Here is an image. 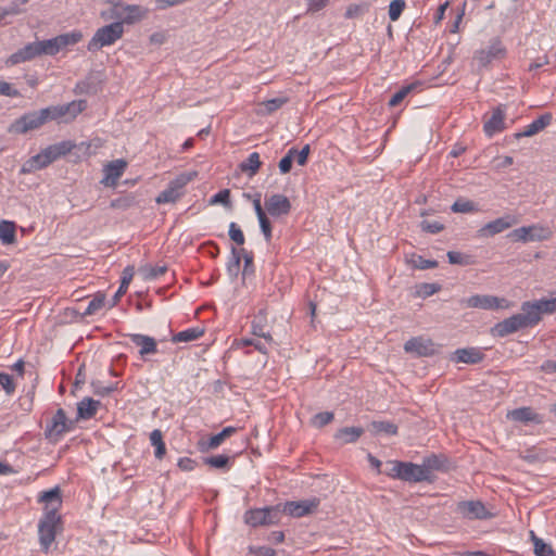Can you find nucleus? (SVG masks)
Returning <instances> with one entry per match:
<instances>
[{"instance_id": "obj_1", "label": "nucleus", "mask_w": 556, "mask_h": 556, "mask_svg": "<svg viewBox=\"0 0 556 556\" xmlns=\"http://www.w3.org/2000/svg\"><path fill=\"white\" fill-rule=\"evenodd\" d=\"M87 106L85 100H74L70 103L50 105L38 111H29L14 119L8 131L15 135H25L33 130L40 129L51 121L70 122L81 113Z\"/></svg>"}, {"instance_id": "obj_2", "label": "nucleus", "mask_w": 556, "mask_h": 556, "mask_svg": "<svg viewBox=\"0 0 556 556\" xmlns=\"http://www.w3.org/2000/svg\"><path fill=\"white\" fill-rule=\"evenodd\" d=\"M75 147V143L71 140H63L54 144H50L36 155L29 157L22 165L20 174L26 175L43 169L60 157L68 154Z\"/></svg>"}, {"instance_id": "obj_3", "label": "nucleus", "mask_w": 556, "mask_h": 556, "mask_svg": "<svg viewBox=\"0 0 556 556\" xmlns=\"http://www.w3.org/2000/svg\"><path fill=\"white\" fill-rule=\"evenodd\" d=\"M536 324H538L536 315H533L528 312H522L519 314H515V315L495 324L491 328V334L495 338H504V337L511 334L520 329L533 327Z\"/></svg>"}, {"instance_id": "obj_4", "label": "nucleus", "mask_w": 556, "mask_h": 556, "mask_svg": "<svg viewBox=\"0 0 556 556\" xmlns=\"http://www.w3.org/2000/svg\"><path fill=\"white\" fill-rule=\"evenodd\" d=\"M124 35V26L121 22H112L97 29L87 45L90 52L101 50L103 47L112 46Z\"/></svg>"}, {"instance_id": "obj_5", "label": "nucleus", "mask_w": 556, "mask_h": 556, "mask_svg": "<svg viewBox=\"0 0 556 556\" xmlns=\"http://www.w3.org/2000/svg\"><path fill=\"white\" fill-rule=\"evenodd\" d=\"M197 172H187L170 180L155 199L157 204L175 203L184 195L185 187L197 177Z\"/></svg>"}, {"instance_id": "obj_6", "label": "nucleus", "mask_w": 556, "mask_h": 556, "mask_svg": "<svg viewBox=\"0 0 556 556\" xmlns=\"http://www.w3.org/2000/svg\"><path fill=\"white\" fill-rule=\"evenodd\" d=\"M281 505L251 508L244 513V522L252 528L273 526L280 521Z\"/></svg>"}, {"instance_id": "obj_7", "label": "nucleus", "mask_w": 556, "mask_h": 556, "mask_svg": "<svg viewBox=\"0 0 556 556\" xmlns=\"http://www.w3.org/2000/svg\"><path fill=\"white\" fill-rule=\"evenodd\" d=\"M62 529L61 516H43L38 522V538L41 551L48 553L55 540L56 533Z\"/></svg>"}, {"instance_id": "obj_8", "label": "nucleus", "mask_w": 556, "mask_h": 556, "mask_svg": "<svg viewBox=\"0 0 556 556\" xmlns=\"http://www.w3.org/2000/svg\"><path fill=\"white\" fill-rule=\"evenodd\" d=\"M552 230L540 224L522 226L508 233V238L515 242H534L548 240L552 237Z\"/></svg>"}, {"instance_id": "obj_9", "label": "nucleus", "mask_w": 556, "mask_h": 556, "mask_svg": "<svg viewBox=\"0 0 556 556\" xmlns=\"http://www.w3.org/2000/svg\"><path fill=\"white\" fill-rule=\"evenodd\" d=\"M75 427V421L66 417L65 410L59 408L45 429V437L51 442H58L60 438Z\"/></svg>"}, {"instance_id": "obj_10", "label": "nucleus", "mask_w": 556, "mask_h": 556, "mask_svg": "<svg viewBox=\"0 0 556 556\" xmlns=\"http://www.w3.org/2000/svg\"><path fill=\"white\" fill-rule=\"evenodd\" d=\"M507 49L500 37H494L489 41L488 47L479 49L475 52L473 59L480 67H486L495 60L506 58Z\"/></svg>"}, {"instance_id": "obj_11", "label": "nucleus", "mask_w": 556, "mask_h": 556, "mask_svg": "<svg viewBox=\"0 0 556 556\" xmlns=\"http://www.w3.org/2000/svg\"><path fill=\"white\" fill-rule=\"evenodd\" d=\"M319 504L320 501L317 497L303 501H289L283 504L281 511L293 518H301L314 513Z\"/></svg>"}, {"instance_id": "obj_12", "label": "nucleus", "mask_w": 556, "mask_h": 556, "mask_svg": "<svg viewBox=\"0 0 556 556\" xmlns=\"http://www.w3.org/2000/svg\"><path fill=\"white\" fill-rule=\"evenodd\" d=\"M462 305L470 308L481 309H498L505 307V299H500L495 295L490 294H475L460 301Z\"/></svg>"}, {"instance_id": "obj_13", "label": "nucleus", "mask_w": 556, "mask_h": 556, "mask_svg": "<svg viewBox=\"0 0 556 556\" xmlns=\"http://www.w3.org/2000/svg\"><path fill=\"white\" fill-rule=\"evenodd\" d=\"M265 208L271 217L277 218L289 215L292 210V204L287 195L274 193L266 197Z\"/></svg>"}, {"instance_id": "obj_14", "label": "nucleus", "mask_w": 556, "mask_h": 556, "mask_svg": "<svg viewBox=\"0 0 556 556\" xmlns=\"http://www.w3.org/2000/svg\"><path fill=\"white\" fill-rule=\"evenodd\" d=\"M404 351L416 356L429 357L437 354L438 349L431 339L413 337L404 343Z\"/></svg>"}, {"instance_id": "obj_15", "label": "nucleus", "mask_w": 556, "mask_h": 556, "mask_svg": "<svg viewBox=\"0 0 556 556\" xmlns=\"http://www.w3.org/2000/svg\"><path fill=\"white\" fill-rule=\"evenodd\" d=\"M39 503H43V516H61L59 510L62 507V494L59 486H54L48 491H43L39 494Z\"/></svg>"}, {"instance_id": "obj_16", "label": "nucleus", "mask_w": 556, "mask_h": 556, "mask_svg": "<svg viewBox=\"0 0 556 556\" xmlns=\"http://www.w3.org/2000/svg\"><path fill=\"white\" fill-rule=\"evenodd\" d=\"M127 162L124 159H118L109 162L103 167L104 177L101 180L106 187H116L118 179L123 176L125 169L127 168Z\"/></svg>"}, {"instance_id": "obj_17", "label": "nucleus", "mask_w": 556, "mask_h": 556, "mask_svg": "<svg viewBox=\"0 0 556 556\" xmlns=\"http://www.w3.org/2000/svg\"><path fill=\"white\" fill-rule=\"evenodd\" d=\"M401 475V480L406 482H431V477L428 476V471L422 465H417L410 462L402 463V471H397Z\"/></svg>"}, {"instance_id": "obj_18", "label": "nucleus", "mask_w": 556, "mask_h": 556, "mask_svg": "<svg viewBox=\"0 0 556 556\" xmlns=\"http://www.w3.org/2000/svg\"><path fill=\"white\" fill-rule=\"evenodd\" d=\"M460 514L468 519H489L491 513L486 509L485 505L480 501H465L458 504Z\"/></svg>"}, {"instance_id": "obj_19", "label": "nucleus", "mask_w": 556, "mask_h": 556, "mask_svg": "<svg viewBox=\"0 0 556 556\" xmlns=\"http://www.w3.org/2000/svg\"><path fill=\"white\" fill-rule=\"evenodd\" d=\"M521 311L536 315L539 323L542 314H553L556 312V296L551 299H541L535 302H523Z\"/></svg>"}, {"instance_id": "obj_20", "label": "nucleus", "mask_w": 556, "mask_h": 556, "mask_svg": "<svg viewBox=\"0 0 556 556\" xmlns=\"http://www.w3.org/2000/svg\"><path fill=\"white\" fill-rule=\"evenodd\" d=\"M516 223H517L516 217H514L513 215H505V216L498 217L494 220L486 223L479 230V235L481 237H492V236L501 233L504 230L510 228Z\"/></svg>"}, {"instance_id": "obj_21", "label": "nucleus", "mask_w": 556, "mask_h": 556, "mask_svg": "<svg viewBox=\"0 0 556 556\" xmlns=\"http://www.w3.org/2000/svg\"><path fill=\"white\" fill-rule=\"evenodd\" d=\"M507 417L513 421L522 422L526 425H541L544 421V418L541 414L536 413L533 408L528 406L513 409L507 414Z\"/></svg>"}, {"instance_id": "obj_22", "label": "nucleus", "mask_w": 556, "mask_h": 556, "mask_svg": "<svg viewBox=\"0 0 556 556\" xmlns=\"http://www.w3.org/2000/svg\"><path fill=\"white\" fill-rule=\"evenodd\" d=\"M505 129V111L502 106L493 110L492 115L484 122L483 130L488 137H493Z\"/></svg>"}, {"instance_id": "obj_23", "label": "nucleus", "mask_w": 556, "mask_h": 556, "mask_svg": "<svg viewBox=\"0 0 556 556\" xmlns=\"http://www.w3.org/2000/svg\"><path fill=\"white\" fill-rule=\"evenodd\" d=\"M37 56H40L39 49H38V42L34 41V42H29V43L25 45L24 47L18 49L16 52L12 53L7 61V64L16 65L20 63L31 61Z\"/></svg>"}, {"instance_id": "obj_24", "label": "nucleus", "mask_w": 556, "mask_h": 556, "mask_svg": "<svg viewBox=\"0 0 556 556\" xmlns=\"http://www.w3.org/2000/svg\"><path fill=\"white\" fill-rule=\"evenodd\" d=\"M451 359L456 363L476 365L484 359V353L479 348L457 349Z\"/></svg>"}, {"instance_id": "obj_25", "label": "nucleus", "mask_w": 556, "mask_h": 556, "mask_svg": "<svg viewBox=\"0 0 556 556\" xmlns=\"http://www.w3.org/2000/svg\"><path fill=\"white\" fill-rule=\"evenodd\" d=\"M130 341L138 348L141 356L157 353V344L154 338L141 333L129 334Z\"/></svg>"}, {"instance_id": "obj_26", "label": "nucleus", "mask_w": 556, "mask_h": 556, "mask_svg": "<svg viewBox=\"0 0 556 556\" xmlns=\"http://www.w3.org/2000/svg\"><path fill=\"white\" fill-rule=\"evenodd\" d=\"M100 401L91 397H84L77 404V417L76 420H88L96 416L98 408L100 407Z\"/></svg>"}, {"instance_id": "obj_27", "label": "nucleus", "mask_w": 556, "mask_h": 556, "mask_svg": "<svg viewBox=\"0 0 556 556\" xmlns=\"http://www.w3.org/2000/svg\"><path fill=\"white\" fill-rule=\"evenodd\" d=\"M551 122L552 115L549 113L543 114L538 118L533 119L529 125H527L521 132H517L515 137H531L541 131L542 129H544L546 126H548Z\"/></svg>"}, {"instance_id": "obj_28", "label": "nucleus", "mask_w": 556, "mask_h": 556, "mask_svg": "<svg viewBox=\"0 0 556 556\" xmlns=\"http://www.w3.org/2000/svg\"><path fill=\"white\" fill-rule=\"evenodd\" d=\"M364 429L362 427H343L337 430L333 438L341 444L355 443L363 435Z\"/></svg>"}, {"instance_id": "obj_29", "label": "nucleus", "mask_w": 556, "mask_h": 556, "mask_svg": "<svg viewBox=\"0 0 556 556\" xmlns=\"http://www.w3.org/2000/svg\"><path fill=\"white\" fill-rule=\"evenodd\" d=\"M124 24L132 25L147 16L149 10L138 4H125Z\"/></svg>"}, {"instance_id": "obj_30", "label": "nucleus", "mask_w": 556, "mask_h": 556, "mask_svg": "<svg viewBox=\"0 0 556 556\" xmlns=\"http://www.w3.org/2000/svg\"><path fill=\"white\" fill-rule=\"evenodd\" d=\"M108 3L110 4V8L108 11H104L101 13V16L104 20H114V22H121L124 26V8L125 4L122 0H108Z\"/></svg>"}, {"instance_id": "obj_31", "label": "nucleus", "mask_w": 556, "mask_h": 556, "mask_svg": "<svg viewBox=\"0 0 556 556\" xmlns=\"http://www.w3.org/2000/svg\"><path fill=\"white\" fill-rule=\"evenodd\" d=\"M134 274H135V270H134L132 266H127L124 268L122 279H121V285L112 299V303H111L110 307L115 306L118 303L119 299L127 292L129 283L134 277Z\"/></svg>"}, {"instance_id": "obj_32", "label": "nucleus", "mask_w": 556, "mask_h": 556, "mask_svg": "<svg viewBox=\"0 0 556 556\" xmlns=\"http://www.w3.org/2000/svg\"><path fill=\"white\" fill-rule=\"evenodd\" d=\"M16 225L14 222L0 220V240L3 244H13L16 241Z\"/></svg>"}, {"instance_id": "obj_33", "label": "nucleus", "mask_w": 556, "mask_h": 556, "mask_svg": "<svg viewBox=\"0 0 556 556\" xmlns=\"http://www.w3.org/2000/svg\"><path fill=\"white\" fill-rule=\"evenodd\" d=\"M204 334V329L201 327H192L175 333L172 338L174 343L177 342H191L200 339Z\"/></svg>"}, {"instance_id": "obj_34", "label": "nucleus", "mask_w": 556, "mask_h": 556, "mask_svg": "<svg viewBox=\"0 0 556 556\" xmlns=\"http://www.w3.org/2000/svg\"><path fill=\"white\" fill-rule=\"evenodd\" d=\"M261 165L262 163L260 160V154L257 152H252L244 161L240 163L239 168L241 172L247 173L250 177H252L258 172Z\"/></svg>"}, {"instance_id": "obj_35", "label": "nucleus", "mask_w": 556, "mask_h": 556, "mask_svg": "<svg viewBox=\"0 0 556 556\" xmlns=\"http://www.w3.org/2000/svg\"><path fill=\"white\" fill-rule=\"evenodd\" d=\"M370 429L374 434L383 432L388 435H396L399 431L397 425L388 420H374L370 424Z\"/></svg>"}, {"instance_id": "obj_36", "label": "nucleus", "mask_w": 556, "mask_h": 556, "mask_svg": "<svg viewBox=\"0 0 556 556\" xmlns=\"http://www.w3.org/2000/svg\"><path fill=\"white\" fill-rule=\"evenodd\" d=\"M151 445L154 446V456L156 459H162L166 454V445L163 441V433L160 429H154L150 433Z\"/></svg>"}, {"instance_id": "obj_37", "label": "nucleus", "mask_w": 556, "mask_h": 556, "mask_svg": "<svg viewBox=\"0 0 556 556\" xmlns=\"http://www.w3.org/2000/svg\"><path fill=\"white\" fill-rule=\"evenodd\" d=\"M237 430L238 429L232 426L225 427L220 432H218L210 438L208 442L206 443L205 448L206 450L217 448L224 442V440H226L227 438L235 434L237 432Z\"/></svg>"}, {"instance_id": "obj_38", "label": "nucleus", "mask_w": 556, "mask_h": 556, "mask_svg": "<svg viewBox=\"0 0 556 556\" xmlns=\"http://www.w3.org/2000/svg\"><path fill=\"white\" fill-rule=\"evenodd\" d=\"M446 458L443 456H439L435 454H432L428 457H425L422 462V467H425L428 471V476L431 477V480L433 479L431 471L432 470H443L445 468Z\"/></svg>"}, {"instance_id": "obj_39", "label": "nucleus", "mask_w": 556, "mask_h": 556, "mask_svg": "<svg viewBox=\"0 0 556 556\" xmlns=\"http://www.w3.org/2000/svg\"><path fill=\"white\" fill-rule=\"evenodd\" d=\"M81 39L83 34L80 30H73L71 33L62 34L55 37L60 51L68 46L78 43Z\"/></svg>"}, {"instance_id": "obj_40", "label": "nucleus", "mask_w": 556, "mask_h": 556, "mask_svg": "<svg viewBox=\"0 0 556 556\" xmlns=\"http://www.w3.org/2000/svg\"><path fill=\"white\" fill-rule=\"evenodd\" d=\"M203 463L212 468L224 470H229L231 467L230 457L224 454L204 457Z\"/></svg>"}, {"instance_id": "obj_41", "label": "nucleus", "mask_w": 556, "mask_h": 556, "mask_svg": "<svg viewBox=\"0 0 556 556\" xmlns=\"http://www.w3.org/2000/svg\"><path fill=\"white\" fill-rule=\"evenodd\" d=\"M419 86V83H412L402 86L389 100L390 108L397 106L414 89Z\"/></svg>"}, {"instance_id": "obj_42", "label": "nucleus", "mask_w": 556, "mask_h": 556, "mask_svg": "<svg viewBox=\"0 0 556 556\" xmlns=\"http://www.w3.org/2000/svg\"><path fill=\"white\" fill-rule=\"evenodd\" d=\"M536 556H556L551 545L538 538L533 531L530 532Z\"/></svg>"}, {"instance_id": "obj_43", "label": "nucleus", "mask_w": 556, "mask_h": 556, "mask_svg": "<svg viewBox=\"0 0 556 556\" xmlns=\"http://www.w3.org/2000/svg\"><path fill=\"white\" fill-rule=\"evenodd\" d=\"M241 264V253L235 247H231V256L227 263V273L231 278H237Z\"/></svg>"}, {"instance_id": "obj_44", "label": "nucleus", "mask_w": 556, "mask_h": 556, "mask_svg": "<svg viewBox=\"0 0 556 556\" xmlns=\"http://www.w3.org/2000/svg\"><path fill=\"white\" fill-rule=\"evenodd\" d=\"M37 42L39 55H55L60 52L55 37L46 40H37Z\"/></svg>"}, {"instance_id": "obj_45", "label": "nucleus", "mask_w": 556, "mask_h": 556, "mask_svg": "<svg viewBox=\"0 0 556 556\" xmlns=\"http://www.w3.org/2000/svg\"><path fill=\"white\" fill-rule=\"evenodd\" d=\"M448 262L453 265L469 266L475 263L473 257L457 251L447 252Z\"/></svg>"}, {"instance_id": "obj_46", "label": "nucleus", "mask_w": 556, "mask_h": 556, "mask_svg": "<svg viewBox=\"0 0 556 556\" xmlns=\"http://www.w3.org/2000/svg\"><path fill=\"white\" fill-rule=\"evenodd\" d=\"M370 4L368 2L352 3L344 13L345 18H356L369 11Z\"/></svg>"}, {"instance_id": "obj_47", "label": "nucleus", "mask_w": 556, "mask_h": 556, "mask_svg": "<svg viewBox=\"0 0 556 556\" xmlns=\"http://www.w3.org/2000/svg\"><path fill=\"white\" fill-rule=\"evenodd\" d=\"M105 304V295L97 293L92 300L89 301L88 306L83 313L84 316H90L99 312Z\"/></svg>"}, {"instance_id": "obj_48", "label": "nucleus", "mask_w": 556, "mask_h": 556, "mask_svg": "<svg viewBox=\"0 0 556 556\" xmlns=\"http://www.w3.org/2000/svg\"><path fill=\"white\" fill-rule=\"evenodd\" d=\"M118 384L119 382H114L109 386H104L100 380L92 381L91 383L93 393L102 397L117 391L119 388Z\"/></svg>"}, {"instance_id": "obj_49", "label": "nucleus", "mask_w": 556, "mask_h": 556, "mask_svg": "<svg viewBox=\"0 0 556 556\" xmlns=\"http://www.w3.org/2000/svg\"><path fill=\"white\" fill-rule=\"evenodd\" d=\"M333 419H334V414L332 412H320V413L315 414L312 417L311 424L315 428L320 429V428L329 425L330 422H332Z\"/></svg>"}, {"instance_id": "obj_50", "label": "nucleus", "mask_w": 556, "mask_h": 556, "mask_svg": "<svg viewBox=\"0 0 556 556\" xmlns=\"http://www.w3.org/2000/svg\"><path fill=\"white\" fill-rule=\"evenodd\" d=\"M233 345L237 348L253 346L260 353L265 355L268 354L266 345L258 340L242 338L240 340H236Z\"/></svg>"}, {"instance_id": "obj_51", "label": "nucleus", "mask_w": 556, "mask_h": 556, "mask_svg": "<svg viewBox=\"0 0 556 556\" xmlns=\"http://www.w3.org/2000/svg\"><path fill=\"white\" fill-rule=\"evenodd\" d=\"M454 213H472L477 211L475 202L466 199L456 200L451 206Z\"/></svg>"}, {"instance_id": "obj_52", "label": "nucleus", "mask_w": 556, "mask_h": 556, "mask_svg": "<svg viewBox=\"0 0 556 556\" xmlns=\"http://www.w3.org/2000/svg\"><path fill=\"white\" fill-rule=\"evenodd\" d=\"M410 264L414 268L417 269H431L438 267V262L435 260H427L421 255H413V258L410 260Z\"/></svg>"}, {"instance_id": "obj_53", "label": "nucleus", "mask_w": 556, "mask_h": 556, "mask_svg": "<svg viewBox=\"0 0 556 556\" xmlns=\"http://www.w3.org/2000/svg\"><path fill=\"white\" fill-rule=\"evenodd\" d=\"M296 148L292 147L288 150L287 154L279 162V170L281 174H288L292 168V163L295 159Z\"/></svg>"}, {"instance_id": "obj_54", "label": "nucleus", "mask_w": 556, "mask_h": 556, "mask_svg": "<svg viewBox=\"0 0 556 556\" xmlns=\"http://www.w3.org/2000/svg\"><path fill=\"white\" fill-rule=\"evenodd\" d=\"M406 8L405 0H393L389 4V18L392 22H395L402 15L404 9Z\"/></svg>"}, {"instance_id": "obj_55", "label": "nucleus", "mask_w": 556, "mask_h": 556, "mask_svg": "<svg viewBox=\"0 0 556 556\" xmlns=\"http://www.w3.org/2000/svg\"><path fill=\"white\" fill-rule=\"evenodd\" d=\"M265 324H266V315L262 311H260L258 314L255 315L252 320V324H251L252 333L254 336H263L264 329H265Z\"/></svg>"}, {"instance_id": "obj_56", "label": "nucleus", "mask_w": 556, "mask_h": 556, "mask_svg": "<svg viewBox=\"0 0 556 556\" xmlns=\"http://www.w3.org/2000/svg\"><path fill=\"white\" fill-rule=\"evenodd\" d=\"M167 271L166 265L147 266L143 268L144 278L148 280H154L163 276Z\"/></svg>"}, {"instance_id": "obj_57", "label": "nucleus", "mask_w": 556, "mask_h": 556, "mask_svg": "<svg viewBox=\"0 0 556 556\" xmlns=\"http://www.w3.org/2000/svg\"><path fill=\"white\" fill-rule=\"evenodd\" d=\"M210 203L211 204H223L226 207L231 206L230 190L223 189V190L218 191L211 198Z\"/></svg>"}, {"instance_id": "obj_58", "label": "nucleus", "mask_w": 556, "mask_h": 556, "mask_svg": "<svg viewBox=\"0 0 556 556\" xmlns=\"http://www.w3.org/2000/svg\"><path fill=\"white\" fill-rule=\"evenodd\" d=\"M420 228L425 232L435 235L444 230V225L438 220L425 219L420 223Z\"/></svg>"}, {"instance_id": "obj_59", "label": "nucleus", "mask_w": 556, "mask_h": 556, "mask_svg": "<svg viewBox=\"0 0 556 556\" xmlns=\"http://www.w3.org/2000/svg\"><path fill=\"white\" fill-rule=\"evenodd\" d=\"M229 238L238 245H243L245 238L240 229V227L236 223H230L228 230Z\"/></svg>"}, {"instance_id": "obj_60", "label": "nucleus", "mask_w": 556, "mask_h": 556, "mask_svg": "<svg viewBox=\"0 0 556 556\" xmlns=\"http://www.w3.org/2000/svg\"><path fill=\"white\" fill-rule=\"evenodd\" d=\"M0 386L8 395H12L16 389L13 377L7 372H0Z\"/></svg>"}, {"instance_id": "obj_61", "label": "nucleus", "mask_w": 556, "mask_h": 556, "mask_svg": "<svg viewBox=\"0 0 556 556\" xmlns=\"http://www.w3.org/2000/svg\"><path fill=\"white\" fill-rule=\"evenodd\" d=\"M288 101L287 98H273L263 103L266 112L268 114L279 110L283 104Z\"/></svg>"}, {"instance_id": "obj_62", "label": "nucleus", "mask_w": 556, "mask_h": 556, "mask_svg": "<svg viewBox=\"0 0 556 556\" xmlns=\"http://www.w3.org/2000/svg\"><path fill=\"white\" fill-rule=\"evenodd\" d=\"M440 290H441V286L439 283L425 282L419 286L418 292L422 298H428V296H431L434 293L439 292Z\"/></svg>"}, {"instance_id": "obj_63", "label": "nucleus", "mask_w": 556, "mask_h": 556, "mask_svg": "<svg viewBox=\"0 0 556 556\" xmlns=\"http://www.w3.org/2000/svg\"><path fill=\"white\" fill-rule=\"evenodd\" d=\"M402 463L401 460H390L388 462V469L386 470V475L392 479L401 480V475L397 471H402Z\"/></svg>"}, {"instance_id": "obj_64", "label": "nucleus", "mask_w": 556, "mask_h": 556, "mask_svg": "<svg viewBox=\"0 0 556 556\" xmlns=\"http://www.w3.org/2000/svg\"><path fill=\"white\" fill-rule=\"evenodd\" d=\"M0 94L10 98L22 97L21 92L17 89H15L10 83L4 80H0Z\"/></svg>"}]
</instances>
